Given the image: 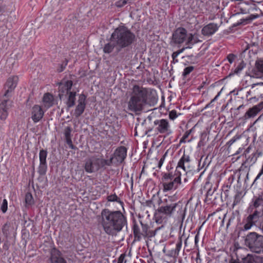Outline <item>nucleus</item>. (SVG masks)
Returning a JSON list of instances; mask_svg holds the SVG:
<instances>
[{"label": "nucleus", "instance_id": "24", "mask_svg": "<svg viewBox=\"0 0 263 263\" xmlns=\"http://www.w3.org/2000/svg\"><path fill=\"white\" fill-rule=\"evenodd\" d=\"M77 92L76 91H69L66 96V101L65 104L67 110L74 106L76 101Z\"/></svg>", "mask_w": 263, "mask_h": 263}, {"label": "nucleus", "instance_id": "43", "mask_svg": "<svg viewBox=\"0 0 263 263\" xmlns=\"http://www.w3.org/2000/svg\"><path fill=\"white\" fill-rule=\"evenodd\" d=\"M255 224L252 221H250L248 219H246V223L243 226V229L245 230H248L253 226V225Z\"/></svg>", "mask_w": 263, "mask_h": 263}, {"label": "nucleus", "instance_id": "62", "mask_svg": "<svg viewBox=\"0 0 263 263\" xmlns=\"http://www.w3.org/2000/svg\"><path fill=\"white\" fill-rule=\"evenodd\" d=\"M250 149V148L249 147L245 150L244 154L245 155L246 157H247L246 154L249 152Z\"/></svg>", "mask_w": 263, "mask_h": 263}, {"label": "nucleus", "instance_id": "10", "mask_svg": "<svg viewBox=\"0 0 263 263\" xmlns=\"http://www.w3.org/2000/svg\"><path fill=\"white\" fill-rule=\"evenodd\" d=\"M84 170L88 173H92L98 171L100 170L98 157L91 156L85 159Z\"/></svg>", "mask_w": 263, "mask_h": 263}, {"label": "nucleus", "instance_id": "18", "mask_svg": "<svg viewBox=\"0 0 263 263\" xmlns=\"http://www.w3.org/2000/svg\"><path fill=\"white\" fill-rule=\"evenodd\" d=\"M263 109V101L257 105L250 108L242 117V119L246 120L255 117Z\"/></svg>", "mask_w": 263, "mask_h": 263}, {"label": "nucleus", "instance_id": "9", "mask_svg": "<svg viewBox=\"0 0 263 263\" xmlns=\"http://www.w3.org/2000/svg\"><path fill=\"white\" fill-rule=\"evenodd\" d=\"M127 149L124 146L118 147L111 155L114 160V163L118 165L124 162L127 157Z\"/></svg>", "mask_w": 263, "mask_h": 263}, {"label": "nucleus", "instance_id": "60", "mask_svg": "<svg viewBox=\"0 0 263 263\" xmlns=\"http://www.w3.org/2000/svg\"><path fill=\"white\" fill-rule=\"evenodd\" d=\"M250 101H258V98H257L256 97H252V98H250Z\"/></svg>", "mask_w": 263, "mask_h": 263}, {"label": "nucleus", "instance_id": "35", "mask_svg": "<svg viewBox=\"0 0 263 263\" xmlns=\"http://www.w3.org/2000/svg\"><path fill=\"white\" fill-rule=\"evenodd\" d=\"M259 17V15L258 14H251L248 18H247L246 19H243V18L241 19L240 20V22L237 23L236 24H233V25L232 26V27L238 26L240 25L243 24L246 21H252V20L257 18Z\"/></svg>", "mask_w": 263, "mask_h": 263}, {"label": "nucleus", "instance_id": "53", "mask_svg": "<svg viewBox=\"0 0 263 263\" xmlns=\"http://www.w3.org/2000/svg\"><path fill=\"white\" fill-rule=\"evenodd\" d=\"M196 263H202V259L200 258V255L199 252L196 253Z\"/></svg>", "mask_w": 263, "mask_h": 263}, {"label": "nucleus", "instance_id": "61", "mask_svg": "<svg viewBox=\"0 0 263 263\" xmlns=\"http://www.w3.org/2000/svg\"><path fill=\"white\" fill-rule=\"evenodd\" d=\"M240 13H242V14H246V13H248V12H247L246 10H245V9H242V8H240Z\"/></svg>", "mask_w": 263, "mask_h": 263}, {"label": "nucleus", "instance_id": "50", "mask_svg": "<svg viewBox=\"0 0 263 263\" xmlns=\"http://www.w3.org/2000/svg\"><path fill=\"white\" fill-rule=\"evenodd\" d=\"M126 254L125 253L121 254L118 259L117 263H126V260L125 259Z\"/></svg>", "mask_w": 263, "mask_h": 263}, {"label": "nucleus", "instance_id": "42", "mask_svg": "<svg viewBox=\"0 0 263 263\" xmlns=\"http://www.w3.org/2000/svg\"><path fill=\"white\" fill-rule=\"evenodd\" d=\"M8 209V202L6 199H4L3 201L2 204L1 205V209L3 213H5L7 211Z\"/></svg>", "mask_w": 263, "mask_h": 263}, {"label": "nucleus", "instance_id": "58", "mask_svg": "<svg viewBox=\"0 0 263 263\" xmlns=\"http://www.w3.org/2000/svg\"><path fill=\"white\" fill-rule=\"evenodd\" d=\"M213 102H212V100H211L210 103H209L208 104H206V105L205 106L204 108H207L208 107L212 106H213Z\"/></svg>", "mask_w": 263, "mask_h": 263}, {"label": "nucleus", "instance_id": "2", "mask_svg": "<svg viewBox=\"0 0 263 263\" xmlns=\"http://www.w3.org/2000/svg\"><path fill=\"white\" fill-rule=\"evenodd\" d=\"M100 219L103 230L108 235L116 236L124 228H127V217L125 211L105 208L101 212Z\"/></svg>", "mask_w": 263, "mask_h": 263}, {"label": "nucleus", "instance_id": "34", "mask_svg": "<svg viewBox=\"0 0 263 263\" xmlns=\"http://www.w3.org/2000/svg\"><path fill=\"white\" fill-rule=\"evenodd\" d=\"M107 200L109 202L116 201L118 202L121 205L123 211H124V202L120 199V198L117 196V195L116 194H111L108 196L107 197Z\"/></svg>", "mask_w": 263, "mask_h": 263}, {"label": "nucleus", "instance_id": "8", "mask_svg": "<svg viewBox=\"0 0 263 263\" xmlns=\"http://www.w3.org/2000/svg\"><path fill=\"white\" fill-rule=\"evenodd\" d=\"M154 130L157 134H164V137L171 135L173 133L170 124L167 119H157L154 122Z\"/></svg>", "mask_w": 263, "mask_h": 263}, {"label": "nucleus", "instance_id": "15", "mask_svg": "<svg viewBox=\"0 0 263 263\" xmlns=\"http://www.w3.org/2000/svg\"><path fill=\"white\" fill-rule=\"evenodd\" d=\"M246 75L253 78H262L263 77V60H257L254 68L250 73L246 72Z\"/></svg>", "mask_w": 263, "mask_h": 263}, {"label": "nucleus", "instance_id": "19", "mask_svg": "<svg viewBox=\"0 0 263 263\" xmlns=\"http://www.w3.org/2000/svg\"><path fill=\"white\" fill-rule=\"evenodd\" d=\"M73 85V82L71 80H65L63 79L61 82L59 83V90L60 92L59 96L61 98V96H63L65 93L67 94L70 90Z\"/></svg>", "mask_w": 263, "mask_h": 263}, {"label": "nucleus", "instance_id": "59", "mask_svg": "<svg viewBox=\"0 0 263 263\" xmlns=\"http://www.w3.org/2000/svg\"><path fill=\"white\" fill-rule=\"evenodd\" d=\"M230 263H241V262H240L238 260H235V259H232L230 261Z\"/></svg>", "mask_w": 263, "mask_h": 263}, {"label": "nucleus", "instance_id": "13", "mask_svg": "<svg viewBox=\"0 0 263 263\" xmlns=\"http://www.w3.org/2000/svg\"><path fill=\"white\" fill-rule=\"evenodd\" d=\"M140 223L142 229V232H143V239H149L154 237L157 232L160 229V227L153 229L151 226L146 223H144L141 220L140 221Z\"/></svg>", "mask_w": 263, "mask_h": 263}, {"label": "nucleus", "instance_id": "32", "mask_svg": "<svg viewBox=\"0 0 263 263\" xmlns=\"http://www.w3.org/2000/svg\"><path fill=\"white\" fill-rule=\"evenodd\" d=\"M182 242L180 240L176 243L175 249L169 251L168 255L170 257H176L179 254Z\"/></svg>", "mask_w": 263, "mask_h": 263}, {"label": "nucleus", "instance_id": "45", "mask_svg": "<svg viewBox=\"0 0 263 263\" xmlns=\"http://www.w3.org/2000/svg\"><path fill=\"white\" fill-rule=\"evenodd\" d=\"M10 223H6L2 228V232L4 234L7 235L9 231Z\"/></svg>", "mask_w": 263, "mask_h": 263}, {"label": "nucleus", "instance_id": "51", "mask_svg": "<svg viewBox=\"0 0 263 263\" xmlns=\"http://www.w3.org/2000/svg\"><path fill=\"white\" fill-rule=\"evenodd\" d=\"M236 57V56L235 54L230 53L227 55V58L229 63L231 64L234 62Z\"/></svg>", "mask_w": 263, "mask_h": 263}, {"label": "nucleus", "instance_id": "16", "mask_svg": "<svg viewBox=\"0 0 263 263\" xmlns=\"http://www.w3.org/2000/svg\"><path fill=\"white\" fill-rule=\"evenodd\" d=\"M49 260L51 263H67L62 252L55 247L50 251Z\"/></svg>", "mask_w": 263, "mask_h": 263}, {"label": "nucleus", "instance_id": "56", "mask_svg": "<svg viewBox=\"0 0 263 263\" xmlns=\"http://www.w3.org/2000/svg\"><path fill=\"white\" fill-rule=\"evenodd\" d=\"M199 232H198L197 234L195 235V244H197L199 241Z\"/></svg>", "mask_w": 263, "mask_h": 263}, {"label": "nucleus", "instance_id": "63", "mask_svg": "<svg viewBox=\"0 0 263 263\" xmlns=\"http://www.w3.org/2000/svg\"><path fill=\"white\" fill-rule=\"evenodd\" d=\"M147 205L151 206V204L152 203V200H147L146 202Z\"/></svg>", "mask_w": 263, "mask_h": 263}, {"label": "nucleus", "instance_id": "14", "mask_svg": "<svg viewBox=\"0 0 263 263\" xmlns=\"http://www.w3.org/2000/svg\"><path fill=\"white\" fill-rule=\"evenodd\" d=\"M18 78L17 76H11L9 77L5 83L4 88L6 91L4 95V97H8L10 96V93L12 92L17 85Z\"/></svg>", "mask_w": 263, "mask_h": 263}, {"label": "nucleus", "instance_id": "57", "mask_svg": "<svg viewBox=\"0 0 263 263\" xmlns=\"http://www.w3.org/2000/svg\"><path fill=\"white\" fill-rule=\"evenodd\" d=\"M220 92H221V91H219L217 93V95L214 97V98L212 100V102H215L218 99V98L220 96Z\"/></svg>", "mask_w": 263, "mask_h": 263}, {"label": "nucleus", "instance_id": "49", "mask_svg": "<svg viewBox=\"0 0 263 263\" xmlns=\"http://www.w3.org/2000/svg\"><path fill=\"white\" fill-rule=\"evenodd\" d=\"M178 117L177 111L175 110H172L169 112V118L174 120Z\"/></svg>", "mask_w": 263, "mask_h": 263}, {"label": "nucleus", "instance_id": "29", "mask_svg": "<svg viewBox=\"0 0 263 263\" xmlns=\"http://www.w3.org/2000/svg\"><path fill=\"white\" fill-rule=\"evenodd\" d=\"M257 160V156L256 153H253L251 155H250L246 160L245 162H243L241 168L242 167H247L248 166H250L254 164Z\"/></svg>", "mask_w": 263, "mask_h": 263}, {"label": "nucleus", "instance_id": "3", "mask_svg": "<svg viewBox=\"0 0 263 263\" xmlns=\"http://www.w3.org/2000/svg\"><path fill=\"white\" fill-rule=\"evenodd\" d=\"M162 204L156 210L154 218L156 223H162L173 217L179 206V201L175 195L168 196L163 200H160Z\"/></svg>", "mask_w": 263, "mask_h": 263}, {"label": "nucleus", "instance_id": "12", "mask_svg": "<svg viewBox=\"0 0 263 263\" xmlns=\"http://www.w3.org/2000/svg\"><path fill=\"white\" fill-rule=\"evenodd\" d=\"M86 105V96L81 93L79 96L78 105L74 110V116L76 118L80 117L84 112Z\"/></svg>", "mask_w": 263, "mask_h": 263}, {"label": "nucleus", "instance_id": "21", "mask_svg": "<svg viewBox=\"0 0 263 263\" xmlns=\"http://www.w3.org/2000/svg\"><path fill=\"white\" fill-rule=\"evenodd\" d=\"M135 241H140L143 239V232H142L141 227H140L135 219L133 221L132 228Z\"/></svg>", "mask_w": 263, "mask_h": 263}, {"label": "nucleus", "instance_id": "33", "mask_svg": "<svg viewBox=\"0 0 263 263\" xmlns=\"http://www.w3.org/2000/svg\"><path fill=\"white\" fill-rule=\"evenodd\" d=\"M98 160L100 165V169L105 167L106 165L110 166L112 164L114 163V160L111 156L108 160L98 158Z\"/></svg>", "mask_w": 263, "mask_h": 263}, {"label": "nucleus", "instance_id": "40", "mask_svg": "<svg viewBox=\"0 0 263 263\" xmlns=\"http://www.w3.org/2000/svg\"><path fill=\"white\" fill-rule=\"evenodd\" d=\"M194 69V67L192 66H190L185 67L182 73V76L184 78H185L188 76L193 70Z\"/></svg>", "mask_w": 263, "mask_h": 263}, {"label": "nucleus", "instance_id": "55", "mask_svg": "<svg viewBox=\"0 0 263 263\" xmlns=\"http://www.w3.org/2000/svg\"><path fill=\"white\" fill-rule=\"evenodd\" d=\"M190 163L191 162H185L184 163V169L185 171L184 172L187 171V170L190 169Z\"/></svg>", "mask_w": 263, "mask_h": 263}, {"label": "nucleus", "instance_id": "4", "mask_svg": "<svg viewBox=\"0 0 263 263\" xmlns=\"http://www.w3.org/2000/svg\"><path fill=\"white\" fill-rule=\"evenodd\" d=\"M148 91L145 88L138 85H134L130 97L127 102L129 110L138 114L147 105Z\"/></svg>", "mask_w": 263, "mask_h": 263}, {"label": "nucleus", "instance_id": "7", "mask_svg": "<svg viewBox=\"0 0 263 263\" xmlns=\"http://www.w3.org/2000/svg\"><path fill=\"white\" fill-rule=\"evenodd\" d=\"M187 31L183 27L177 28L172 33L170 39V45L172 47H179L185 41H187Z\"/></svg>", "mask_w": 263, "mask_h": 263}, {"label": "nucleus", "instance_id": "17", "mask_svg": "<svg viewBox=\"0 0 263 263\" xmlns=\"http://www.w3.org/2000/svg\"><path fill=\"white\" fill-rule=\"evenodd\" d=\"M30 111L31 118L35 123L39 122L43 118L45 114V111H44L42 106L39 105H33Z\"/></svg>", "mask_w": 263, "mask_h": 263}, {"label": "nucleus", "instance_id": "30", "mask_svg": "<svg viewBox=\"0 0 263 263\" xmlns=\"http://www.w3.org/2000/svg\"><path fill=\"white\" fill-rule=\"evenodd\" d=\"M191 160L190 157L189 155H186L185 153L183 154L181 158L179 160L177 167L180 170L182 169L183 171H185L184 169V163L191 162Z\"/></svg>", "mask_w": 263, "mask_h": 263}, {"label": "nucleus", "instance_id": "22", "mask_svg": "<svg viewBox=\"0 0 263 263\" xmlns=\"http://www.w3.org/2000/svg\"><path fill=\"white\" fill-rule=\"evenodd\" d=\"M262 205L263 196L259 195L258 196H254L248 209V212L251 213L254 209H257Z\"/></svg>", "mask_w": 263, "mask_h": 263}, {"label": "nucleus", "instance_id": "52", "mask_svg": "<svg viewBox=\"0 0 263 263\" xmlns=\"http://www.w3.org/2000/svg\"><path fill=\"white\" fill-rule=\"evenodd\" d=\"M261 86H263V81L253 84L252 85H251V89H252L253 91H255L256 87Z\"/></svg>", "mask_w": 263, "mask_h": 263}, {"label": "nucleus", "instance_id": "26", "mask_svg": "<svg viewBox=\"0 0 263 263\" xmlns=\"http://www.w3.org/2000/svg\"><path fill=\"white\" fill-rule=\"evenodd\" d=\"M9 101V100H4L0 104V118L2 120H5L8 116L9 106L7 103Z\"/></svg>", "mask_w": 263, "mask_h": 263}, {"label": "nucleus", "instance_id": "64", "mask_svg": "<svg viewBox=\"0 0 263 263\" xmlns=\"http://www.w3.org/2000/svg\"><path fill=\"white\" fill-rule=\"evenodd\" d=\"M253 2V1H248V2H245V3L247 5H249L251 4H252Z\"/></svg>", "mask_w": 263, "mask_h": 263}, {"label": "nucleus", "instance_id": "38", "mask_svg": "<svg viewBox=\"0 0 263 263\" xmlns=\"http://www.w3.org/2000/svg\"><path fill=\"white\" fill-rule=\"evenodd\" d=\"M246 64L243 61H241L240 63L237 65L234 71V73L235 74H238L246 66Z\"/></svg>", "mask_w": 263, "mask_h": 263}, {"label": "nucleus", "instance_id": "1", "mask_svg": "<svg viewBox=\"0 0 263 263\" xmlns=\"http://www.w3.org/2000/svg\"><path fill=\"white\" fill-rule=\"evenodd\" d=\"M137 41L136 34L125 25H120L111 33L108 43L103 48L104 53L109 54L115 52L122 58H126L129 48Z\"/></svg>", "mask_w": 263, "mask_h": 263}, {"label": "nucleus", "instance_id": "27", "mask_svg": "<svg viewBox=\"0 0 263 263\" xmlns=\"http://www.w3.org/2000/svg\"><path fill=\"white\" fill-rule=\"evenodd\" d=\"M42 101L44 107L47 109L49 108L50 107H52L54 104V97L50 93H45L44 95Z\"/></svg>", "mask_w": 263, "mask_h": 263}, {"label": "nucleus", "instance_id": "39", "mask_svg": "<svg viewBox=\"0 0 263 263\" xmlns=\"http://www.w3.org/2000/svg\"><path fill=\"white\" fill-rule=\"evenodd\" d=\"M241 199V193L240 192H237V194L234 196L233 203L232 204V207L234 208L235 205L238 204L240 202Z\"/></svg>", "mask_w": 263, "mask_h": 263}, {"label": "nucleus", "instance_id": "28", "mask_svg": "<svg viewBox=\"0 0 263 263\" xmlns=\"http://www.w3.org/2000/svg\"><path fill=\"white\" fill-rule=\"evenodd\" d=\"M242 263H263L261 259L257 256L248 254L242 258Z\"/></svg>", "mask_w": 263, "mask_h": 263}, {"label": "nucleus", "instance_id": "36", "mask_svg": "<svg viewBox=\"0 0 263 263\" xmlns=\"http://www.w3.org/2000/svg\"><path fill=\"white\" fill-rule=\"evenodd\" d=\"M68 63V60L66 59H65L64 61L62 62L61 64H59L57 68V71L59 73H60L64 70L67 64Z\"/></svg>", "mask_w": 263, "mask_h": 263}, {"label": "nucleus", "instance_id": "46", "mask_svg": "<svg viewBox=\"0 0 263 263\" xmlns=\"http://www.w3.org/2000/svg\"><path fill=\"white\" fill-rule=\"evenodd\" d=\"M185 49L187 48L186 47H183L181 49H179L176 51L174 52L172 54V58H173V59L174 60L178 57V55L180 53H182Z\"/></svg>", "mask_w": 263, "mask_h": 263}, {"label": "nucleus", "instance_id": "41", "mask_svg": "<svg viewBox=\"0 0 263 263\" xmlns=\"http://www.w3.org/2000/svg\"><path fill=\"white\" fill-rule=\"evenodd\" d=\"M193 129H194V128H192V129H190L189 130H187V131H186L185 132V133L184 134L183 137H182V138L180 140V143H185L186 142L185 141V139L188 138V137L191 134V132L193 130Z\"/></svg>", "mask_w": 263, "mask_h": 263}, {"label": "nucleus", "instance_id": "44", "mask_svg": "<svg viewBox=\"0 0 263 263\" xmlns=\"http://www.w3.org/2000/svg\"><path fill=\"white\" fill-rule=\"evenodd\" d=\"M127 4V1L126 0H119L115 3V5L118 8H121Z\"/></svg>", "mask_w": 263, "mask_h": 263}, {"label": "nucleus", "instance_id": "20", "mask_svg": "<svg viewBox=\"0 0 263 263\" xmlns=\"http://www.w3.org/2000/svg\"><path fill=\"white\" fill-rule=\"evenodd\" d=\"M219 26L214 23H210L205 25L201 29V34L205 36H210L213 35L218 29Z\"/></svg>", "mask_w": 263, "mask_h": 263}, {"label": "nucleus", "instance_id": "23", "mask_svg": "<svg viewBox=\"0 0 263 263\" xmlns=\"http://www.w3.org/2000/svg\"><path fill=\"white\" fill-rule=\"evenodd\" d=\"M72 128L70 126H68L65 127L64 130V135L65 136V141L68 145L69 147L72 149H75L76 147L73 144L71 140V132Z\"/></svg>", "mask_w": 263, "mask_h": 263}, {"label": "nucleus", "instance_id": "11", "mask_svg": "<svg viewBox=\"0 0 263 263\" xmlns=\"http://www.w3.org/2000/svg\"><path fill=\"white\" fill-rule=\"evenodd\" d=\"M48 152L47 149H41L39 153L40 164L37 168V173L40 176H44L47 171V157Z\"/></svg>", "mask_w": 263, "mask_h": 263}, {"label": "nucleus", "instance_id": "54", "mask_svg": "<svg viewBox=\"0 0 263 263\" xmlns=\"http://www.w3.org/2000/svg\"><path fill=\"white\" fill-rule=\"evenodd\" d=\"M215 190H216L215 187H214V189L213 190H212L211 188L208 189V190L206 192V196H212Z\"/></svg>", "mask_w": 263, "mask_h": 263}, {"label": "nucleus", "instance_id": "37", "mask_svg": "<svg viewBox=\"0 0 263 263\" xmlns=\"http://www.w3.org/2000/svg\"><path fill=\"white\" fill-rule=\"evenodd\" d=\"M25 202L28 205H32L34 203V200L32 194L30 193H27L25 195Z\"/></svg>", "mask_w": 263, "mask_h": 263}, {"label": "nucleus", "instance_id": "47", "mask_svg": "<svg viewBox=\"0 0 263 263\" xmlns=\"http://www.w3.org/2000/svg\"><path fill=\"white\" fill-rule=\"evenodd\" d=\"M240 137L239 136H235L231 139H230L227 143V145L228 147H230L231 145H232L237 140L239 139Z\"/></svg>", "mask_w": 263, "mask_h": 263}, {"label": "nucleus", "instance_id": "5", "mask_svg": "<svg viewBox=\"0 0 263 263\" xmlns=\"http://www.w3.org/2000/svg\"><path fill=\"white\" fill-rule=\"evenodd\" d=\"M181 173L177 167L174 172L162 173L161 184L163 192H167L176 190L181 183Z\"/></svg>", "mask_w": 263, "mask_h": 263}, {"label": "nucleus", "instance_id": "31", "mask_svg": "<svg viewBox=\"0 0 263 263\" xmlns=\"http://www.w3.org/2000/svg\"><path fill=\"white\" fill-rule=\"evenodd\" d=\"M251 213H252L250 214L247 218L255 224L258 220L259 218L261 216L262 213L257 210H255L254 211H253Z\"/></svg>", "mask_w": 263, "mask_h": 263}, {"label": "nucleus", "instance_id": "48", "mask_svg": "<svg viewBox=\"0 0 263 263\" xmlns=\"http://www.w3.org/2000/svg\"><path fill=\"white\" fill-rule=\"evenodd\" d=\"M167 155V152H165L163 155L161 157V158H160V159L159 160V162H158V167L160 168L162 166L163 162H164V161L166 157V156Z\"/></svg>", "mask_w": 263, "mask_h": 263}, {"label": "nucleus", "instance_id": "6", "mask_svg": "<svg viewBox=\"0 0 263 263\" xmlns=\"http://www.w3.org/2000/svg\"><path fill=\"white\" fill-rule=\"evenodd\" d=\"M246 245L256 253H263V236L256 232H250L245 239Z\"/></svg>", "mask_w": 263, "mask_h": 263}, {"label": "nucleus", "instance_id": "25", "mask_svg": "<svg viewBox=\"0 0 263 263\" xmlns=\"http://www.w3.org/2000/svg\"><path fill=\"white\" fill-rule=\"evenodd\" d=\"M201 42L202 41L199 39L197 34L189 33L187 36V41L185 43L187 46L185 47L186 48H192L193 45Z\"/></svg>", "mask_w": 263, "mask_h": 263}]
</instances>
